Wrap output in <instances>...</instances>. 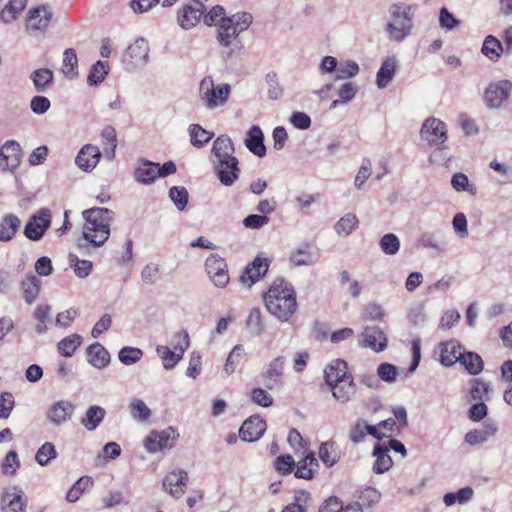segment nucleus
<instances>
[{
  "mask_svg": "<svg viewBox=\"0 0 512 512\" xmlns=\"http://www.w3.org/2000/svg\"><path fill=\"white\" fill-rule=\"evenodd\" d=\"M169 198L179 211L186 208L188 203V191L183 186H173L169 190Z\"/></svg>",
  "mask_w": 512,
  "mask_h": 512,
  "instance_id": "obj_50",
  "label": "nucleus"
},
{
  "mask_svg": "<svg viewBox=\"0 0 512 512\" xmlns=\"http://www.w3.org/2000/svg\"><path fill=\"white\" fill-rule=\"evenodd\" d=\"M20 467V460L16 451H9L2 463L1 469L3 474L7 476H12L16 473L18 468Z\"/></svg>",
  "mask_w": 512,
  "mask_h": 512,
  "instance_id": "obj_60",
  "label": "nucleus"
},
{
  "mask_svg": "<svg viewBox=\"0 0 512 512\" xmlns=\"http://www.w3.org/2000/svg\"><path fill=\"white\" fill-rule=\"evenodd\" d=\"M346 377L351 375L347 373V365L343 360L337 359L325 369V381L329 386L342 382Z\"/></svg>",
  "mask_w": 512,
  "mask_h": 512,
  "instance_id": "obj_30",
  "label": "nucleus"
},
{
  "mask_svg": "<svg viewBox=\"0 0 512 512\" xmlns=\"http://www.w3.org/2000/svg\"><path fill=\"white\" fill-rule=\"evenodd\" d=\"M267 310L280 321H288L297 309L293 287L283 279L276 280L264 297Z\"/></svg>",
  "mask_w": 512,
  "mask_h": 512,
  "instance_id": "obj_1",
  "label": "nucleus"
},
{
  "mask_svg": "<svg viewBox=\"0 0 512 512\" xmlns=\"http://www.w3.org/2000/svg\"><path fill=\"white\" fill-rule=\"evenodd\" d=\"M156 354L161 359L162 366L166 370H172L183 357L167 345H157Z\"/></svg>",
  "mask_w": 512,
  "mask_h": 512,
  "instance_id": "obj_32",
  "label": "nucleus"
},
{
  "mask_svg": "<svg viewBox=\"0 0 512 512\" xmlns=\"http://www.w3.org/2000/svg\"><path fill=\"white\" fill-rule=\"evenodd\" d=\"M227 18L225 9L220 5L212 7L208 13L203 15V21L207 26L216 25L218 27L219 23Z\"/></svg>",
  "mask_w": 512,
  "mask_h": 512,
  "instance_id": "obj_63",
  "label": "nucleus"
},
{
  "mask_svg": "<svg viewBox=\"0 0 512 512\" xmlns=\"http://www.w3.org/2000/svg\"><path fill=\"white\" fill-rule=\"evenodd\" d=\"M459 363L463 365L471 375H478L482 372L484 367L482 358L475 352L463 351Z\"/></svg>",
  "mask_w": 512,
  "mask_h": 512,
  "instance_id": "obj_37",
  "label": "nucleus"
},
{
  "mask_svg": "<svg viewBox=\"0 0 512 512\" xmlns=\"http://www.w3.org/2000/svg\"><path fill=\"white\" fill-rule=\"evenodd\" d=\"M269 263L267 259L257 257L252 263L247 265L240 276V281L247 288L260 280L268 271Z\"/></svg>",
  "mask_w": 512,
  "mask_h": 512,
  "instance_id": "obj_18",
  "label": "nucleus"
},
{
  "mask_svg": "<svg viewBox=\"0 0 512 512\" xmlns=\"http://www.w3.org/2000/svg\"><path fill=\"white\" fill-rule=\"evenodd\" d=\"M263 141L264 135L261 128L257 125H253L247 132V137L244 143L250 152L258 157H264L266 154V147Z\"/></svg>",
  "mask_w": 512,
  "mask_h": 512,
  "instance_id": "obj_26",
  "label": "nucleus"
},
{
  "mask_svg": "<svg viewBox=\"0 0 512 512\" xmlns=\"http://www.w3.org/2000/svg\"><path fill=\"white\" fill-rule=\"evenodd\" d=\"M101 152L97 146L87 144L79 151L75 162L83 171L93 170L99 162Z\"/></svg>",
  "mask_w": 512,
  "mask_h": 512,
  "instance_id": "obj_24",
  "label": "nucleus"
},
{
  "mask_svg": "<svg viewBox=\"0 0 512 512\" xmlns=\"http://www.w3.org/2000/svg\"><path fill=\"white\" fill-rule=\"evenodd\" d=\"M41 281L34 275L27 276L22 282L25 301L32 304L38 297Z\"/></svg>",
  "mask_w": 512,
  "mask_h": 512,
  "instance_id": "obj_40",
  "label": "nucleus"
},
{
  "mask_svg": "<svg viewBox=\"0 0 512 512\" xmlns=\"http://www.w3.org/2000/svg\"><path fill=\"white\" fill-rule=\"evenodd\" d=\"M82 337L78 334H72L63 338L58 343V350L61 355L71 357L75 350L81 345Z\"/></svg>",
  "mask_w": 512,
  "mask_h": 512,
  "instance_id": "obj_44",
  "label": "nucleus"
},
{
  "mask_svg": "<svg viewBox=\"0 0 512 512\" xmlns=\"http://www.w3.org/2000/svg\"><path fill=\"white\" fill-rule=\"evenodd\" d=\"M247 328L256 336H259L263 330V323L261 319V311L258 308H253L246 321Z\"/></svg>",
  "mask_w": 512,
  "mask_h": 512,
  "instance_id": "obj_59",
  "label": "nucleus"
},
{
  "mask_svg": "<svg viewBox=\"0 0 512 512\" xmlns=\"http://www.w3.org/2000/svg\"><path fill=\"white\" fill-rule=\"evenodd\" d=\"M481 51L489 60L497 62L504 52V47L496 37L488 35L483 42Z\"/></svg>",
  "mask_w": 512,
  "mask_h": 512,
  "instance_id": "obj_34",
  "label": "nucleus"
},
{
  "mask_svg": "<svg viewBox=\"0 0 512 512\" xmlns=\"http://www.w3.org/2000/svg\"><path fill=\"white\" fill-rule=\"evenodd\" d=\"M109 73V64L107 61H97L95 64L92 65L88 77H87V83L90 86H97L100 83H102L105 79V77Z\"/></svg>",
  "mask_w": 512,
  "mask_h": 512,
  "instance_id": "obj_39",
  "label": "nucleus"
},
{
  "mask_svg": "<svg viewBox=\"0 0 512 512\" xmlns=\"http://www.w3.org/2000/svg\"><path fill=\"white\" fill-rule=\"evenodd\" d=\"M102 141L104 145L109 146V150L105 149L106 156L112 159L115 155L117 146L116 131L113 127H106L102 131Z\"/></svg>",
  "mask_w": 512,
  "mask_h": 512,
  "instance_id": "obj_61",
  "label": "nucleus"
},
{
  "mask_svg": "<svg viewBox=\"0 0 512 512\" xmlns=\"http://www.w3.org/2000/svg\"><path fill=\"white\" fill-rule=\"evenodd\" d=\"M362 347L370 348L375 352L384 350V336L382 329L377 325H367L359 337Z\"/></svg>",
  "mask_w": 512,
  "mask_h": 512,
  "instance_id": "obj_20",
  "label": "nucleus"
},
{
  "mask_svg": "<svg viewBox=\"0 0 512 512\" xmlns=\"http://www.w3.org/2000/svg\"><path fill=\"white\" fill-rule=\"evenodd\" d=\"M78 59L74 49L69 48L66 49L63 53V61H62V72L63 74L73 79L78 75Z\"/></svg>",
  "mask_w": 512,
  "mask_h": 512,
  "instance_id": "obj_41",
  "label": "nucleus"
},
{
  "mask_svg": "<svg viewBox=\"0 0 512 512\" xmlns=\"http://www.w3.org/2000/svg\"><path fill=\"white\" fill-rule=\"evenodd\" d=\"M85 219L83 238L94 247H101L110 236L113 212L107 208H91L82 213Z\"/></svg>",
  "mask_w": 512,
  "mask_h": 512,
  "instance_id": "obj_2",
  "label": "nucleus"
},
{
  "mask_svg": "<svg viewBox=\"0 0 512 512\" xmlns=\"http://www.w3.org/2000/svg\"><path fill=\"white\" fill-rule=\"evenodd\" d=\"M130 413L132 417L140 422H144L151 416V410L145 404L143 400L135 399L130 405Z\"/></svg>",
  "mask_w": 512,
  "mask_h": 512,
  "instance_id": "obj_52",
  "label": "nucleus"
},
{
  "mask_svg": "<svg viewBox=\"0 0 512 512\" xmlns=\"http://www.w3.org/2000/svg\"><path fill=\"white\" fill-rule=\"evenodd\" d=\"M25 9V2H8L0 11V19L5 23L14 21Z\"/></svg>",
  "mask_w": 512,
  "mask_h": 512,
  "instance_id": "obj_46",
  "label": "nucleus"
},
{
  "mask_svg": "<svg viewBox=\"0 0 512 512\" xmlns=\"http://www.w3.org/2000/svg\"><path fill=\"white\" fill-rule=\"evenodd\" d=\"M204 13L203 2H189L178 10L177 23L182 29L189 30L197 25Z\"/></svg>",
  "mask_w": 512,
  "mask_h": 512,
  "instance_id": "obj_14",
  "label": "nucleus"
},
{
  "mask_svg": "<svg viewBox=\"0 0 512 512\" xmlns=\"http://www.w3.org/2000/svg\"><path fill=\"white\" fill-rule=\"evenodd\" d=\"M463 347L456 340H448L438 345L437 353L439 361L443 366L450 367L459 362Z\"/></svg>",
  "mask_w": 512,
  "mask_h": 512,
  "instance_id": "obj_19",
  "label": "nucleus"
},
{
  "mask_svg": "<svg viewBox=\"0 0 512 512\" xmlns=\"http://www.w3.org/2000/svg\"><path fill=\"white\" fill-rule=\"evenodd\" d=\"M189 134L191 138V143L195 147H203L206 143H208L212 137L213 133L203 129L198 124H191L189 126Z\"/></svg>",
  "mask_w": 512,
  "mask_h": 512,
  "instance_id": "obj_42",
  "label": "nucleus"
},
{
  "mask_svg": "<svg viewBox=\"0 0 512 512\" xmlns=\"http://www.w3.org/2000/svg\"><path fill=\"white\" fill-rule=\"evenodd\" d=\"M358 219L355 214L348 213L343 216L336 224L335 230L339 235H349L357 226Z\"/></svg>",
  "mask_w": 512,
  "mask_h": 512,
  "instance_id": "obj_51",
  "label": "nucleus"
},
{
  "mask_svg": "<svg viewBox=\"0 0 512 512\" xmlns=\"http://www.w3.org/2000/svg\"><path fill=\"white\" fill-rule=\"evenodd\" d=\"M149 53L147 41L143 38L137 39L123 54V62L128 69H136L146 64Z\"/></svg>",
  "mask_w": 512,
  "mask_h": 512,
  "instance_id": "obj_13",
  "label": "nucleus"
},
{
  "mask_svg": "<svg viewBox=\"0 0 512 512\" xmlns=\"http://www.w3.org/2000/svg\"><path fill=\"white\" fill-rule=\"evenodd\" d=\"M56 457L57 452L55 446L51 442H46L37 450L35 460L39 465L46 466Z\"/></svg>",
  "mask_w": 512,
  "mask_h": 512,
  "instance_id": "obj_48",
  "label": "nucleus"
},
{
  "mask_svg": "<svg viewBox=\"0 0 512 512\" xmlns=\"http://www.w3.org/2000/svg\"><path fill=\"white\" fill-rule=\"evenodd\" d=\"M70 266L79 278H86L92 271V262L80 260L76 255H69Z\"/></svg>",
  "mask_w": 512,
  "mask_h": 512,
  "instance_id": "obj_49",
  "label": "nucleus"
},
{
  "mask_svg": "<svg viewBox=\"0 0 512 512\" xmlns=\"http://www.w3.org/2000/svg\"><path fill=\"white\" fill-rule=\"evenodd\" d=\"M290 262L295 266L311 265L313 263V257L309 251V246L304 245L294 250L290 255Z\"/></svg>",
  "mask_w": 512,
  "mask_h": 512,
  "instance_id": "obj_53",
  "label": "nucleus"
},
{
  "mask_svg": "<svg viewBox=\"0 0 512 512\" xmlns=\"http://www.w3.org/2000/svg\"><path fill=\"white\" fill-rule=\"evenodd\" d=\"M451 185L458 192L467 191L472 195L476 194V187L469 184V179L464 173H455L451 178Z\"/></svg>",
  "mask_w": 512,
  "mask_h": 512,
  "instance_id": "obj_58",
  "label": "nucleus"
},
{
  "mask_svg": "<svg viewBox=\"0 0 512 512\" xmlns=\"http://www.w3.org/2000/svg\"><path fill=\"white\" fill-rule=\"evenodd\" d=\"M92 483L90 477H81L67 492L66 500L70 503L76 502L83 491Z\"/></svg>",
  "mask_w": 512,
  "mask_h": 512,
  "instance_id": "obj_57",
  "label": "nucleus"
},
{
  "mask_svg": "<svg viewBox=\"0 0 512 512\" xmlns=\"http://www.w3.org/2000/svg\"><path fill=\"white\" fill-rule=\"evenodd\" d=\"M52 18L51 8L47 4H39L28 10L26 30L29 34H36L47 29Z\"/></svg>",
  "mask_w": 512,
  "mask_h": 512,
  "instance_id": "obj_10",
  "label": "nucleus"
},
{
  "mask_svg": "<svg viewBox=\"0 0 512 512\" xmlns=\"http://www.w3.org/2000/svg\"><path fill=\"white\" fill-rule=\"evenodd\" d=\"M266 429V423L259 417H250L240 427L239 437L243 441L253 442L259 439Z\"/></svg>",
  "mask_w": 512,
  "mask_h": 512,
  "instance_id": "obj_22",
  "label": "nucleus"
},
{
  "mask_svg": "<svg viewBox=\"0 0 512 512\" xmlns=\"http://www.w3.org/2000/svg\"><path fill=\"white\" fill-rule=\"evenodd\" d=\"M390 38L402 40L410 33L412 20L405 8L394 5L391 10V18L387 24Z\"/></svg>",
  "mask_w": 512,
  "mask_h": 512,
  "instance_id": "obj_6",
  "label": "nucleus"
},
{
  "mask_svg": "<svg viewBox=\"0 0 512 512\" xmlns=\"http://www.w3.org/2000/svg\"><path fill=\"white\" fill-rule=\"evenodd\" d=\"M143 356V352L139 348L126 346L123 347L119 354V360L125 365H131L138 362Z\"/></svg>",
  "mask_w": 512,
  "mask_h": 512,
  "instance_id": "obj_56",
  "label": "nucleus"
},
{
  "mask_svg": "<svg viewBox=\"0 0 512 512\" xmlns=\"http://www.w3.org/2000/svg\"><path fill=\"white\" fill-rule=\"evenodd\" d=\"M87 361L97 369H103L110 363V354L99 342L87 348Z\"/></svg>",
  "mask_w": 512,
  "mask_h": 512,
  "instance_id": "obj_27",
  "label": "nucleus"
},
{
  "mask_svg": "<svg viewBox=\"0 0 512 512\" xmlns=\"http://www.w3.org/2000/svg\"><path fill=\"white\" fill-rule=\"evenodd\" d=\"M121 454V447L116 442H109L104 445L102 451L96 457V464L103 465L109 460H114Z\"/></svg>",
  "mask_w": 512,
  "mask_h": 512,
  "instance_id": "obj_47",
  "label": "nucleus"
},
{
  "mask_svg": "<svg viewBox=\"0 0 512 512\" xmlns=\"http://www.w3.org/2000/svg\"><path fill=\"white\" fill-rule=\"evenodd\" d=\"M420 136L429 145H441L447 140L446 124L438 118L429 117L422 124Z\"/></svg>",
  "mask_w": 512,
  "mask_h": 512,
  "instance_id": "obj_9",
  "label": "nucleus"
},
{
  "mask_svg": "<svg viewBox=\"0 0 512 512\" xmlns=\"http://www.w3.org/2000/svg\"><path fill=\"white\" fill-rule=\"evenodd\" d=\"M73 412L74 405L68 401L61 400L50 406L47 411V418L53 425L60 426L70 420Z\"/></svg>",
  "mask_w": 512,
  "mask_h": 512,
  "instance_id": "obj_23",
  "label": "nucleus"
},
{
  "mask_svg": "<svg viewBox=\"0 0 512 512\" xmlns=\"http://www.w3.org/2000/svg\"><path fill=\"white\" fill-rule=\"evenodd\" d=\"M244 355H245L244 347L240 344L235 345L226 359L223 373L226 376L231 375L235 371L236 367L238 366V364L240 363V361L242 360Z\"/></svg>",
  "mask_w": 512,
  "mask_h": 512,
  "instance_id": "obj_43",
  "label": "nucleus"
},
{
  "mask_svg": "<svg viewBox=\"0 0 512 512\" xmlns=\"http://www.w3.org/2000/svg\"><path fill=\"white\" fill-rule=\"evenodd\" d=\"M489 386L481 379L475 378L470 381V395L473 400H480L487 395Z\"/></svg>",
  "mask_w": 512,
  "mask_h": 512,
  "instance_id": "obj_64",
  "label": "nucleus"
},
{
  "mask_svg": "<svg viewBox=\"0 0 512 512\" xmlns=\"http://www.w3.org/2000/svg\"><path fill=\"white\" fill-rule=\"evenodd\" d=\"M393 415L394 418L386 419V432H389V434H386V438L398 434L407 426V413L405 408L400 406L393 408Z\"/></svg>",
  "mask_w": 512,
  "mask_h": 512,
  "instance_id": "obj_31",
  "label": "nucleus"
},
{
  "mask_svg": "<svg viewBox=\"0 0 512 512\" xmlns=\"http://www.w3.org/2000/svg\"><path fill=\"white\" fill-rule=\"evenodd\" d=\"M381 498V493L377 491L375 488L366 487L359 491L357 496V501L355 502L354 507H356L359 512L364 507H371L374 504L378 503Z\"/></svg>",
  "mask_w": 512,
  "mask_h": 512,
  "instance_id": "obj_38",
  "label": "nucleus"
},
{
  "mask_svg": "<svg viewBox=\"0 0 512 512\" xmlns=\"http://www.w3.org/2000/svg\"><path fill=\"white\" fill-rule=\"evenodd\" d=\"M176 172V165L172 161L165 162L162 166L148 160L142 161L135 169V179L143 184H150L158 177H166Z\"/></svg>",
  "mask_w": 512,
  "mask_h": 512,
  "instance_id": "obj_5",
  "label": "nucleus"
},
{
  "mask_svg": "<svg viewBox=\"0 0 512 512\" xmlns=\"http://www.w3.org/2000/svg\"><path fill=\"white\" fill-rule=\"evenodd\" d=\"M253 17L248 12H238L223 19L218 27L216 39L220 46L229 47L235 39L252 24Z\"/></svg>",
  "mask_w": 512,
  "mask_h": 512,
  "instance_id": "obj_3",
  "label": "nucleus"
},
{
  "mask_svg": "<svg viewBox=\"0 0 512 512\" xmlns=\"http://www.w3.org/2000/svg\"><path fill=\"white\" fill-rule=\"evenodd\" d=\"M177 431L169 426L162 431H152L144 440V446L150 453H156L174 446L178 438Z\"/></svg>",
  "mask_w": 512,
  "mask_h": 512,
  "instance_id": "obj_8",
  "label": "nucleus"
},
{
  "mask_svg": "<svg viewBox=\"0 0 512 512\" xmlns=\"http://www.w3.org/2000/svg\"><path fill=\"white\" fill-rule=\"evenodd\" d=\"M30 79L37 92H45L53 82V72L47 68H40L31 73Z\"/></svg>",
  "mask_w": 512,
  "mask_h": 512,
  "instance_id": "obj_35",
  "label": "nucleus"
},
{
  "mask_svg": "<svg viewBox=\"0 0 512 512\" xmlns=\"http://www.w3.org/2000/svg\"><path fill=\"white\" fill-rule=\"evenodd\" d=\"M512 91L509 80H500L490 83L484 93V100L490 108H498L508 100Z\"/></svg>",
  "mask_w": 512,
  "mask_h": 512,
  "instance_id": "obj_12",
  "label": "nucleus"
},
{
  "mask_svg": "<svg viewBox=\"0 0 512 512\" xmlns=\"http://www.w3.org/2000/svg\"><path fill=\"white\" fill-rule=\"evenodd\" d=\"M188 474L184 470H174L163 479V489L174 498L181 497L186 489Z\"/></svg>",
  "mask_w": 512,
  "mask_h": 512,
  "instance_id": "obj_17",
  "label": "nucleus"
},
{
  "mask_svg": "<svg viewBox=\"0 0 512 512\" xmlns=\"http://www.w3.org/2000/svg\"><path fill=\"white\" fill-rule=\"evenodd\" d=\"M26 506L27 498L21 489L17 487H11L5 490L2 494V512H25Z\"/></svg>",
  "mask_w": 512,
  "mask_h": 512,
  "instance_id": "obj_16",
  "label": "nucleus"
},
{
  "mask_svg": "<svg viewBox=\"0 0 512 512\" xmlns=\"http://www.w3.org/2000/svg\"><path fill=\"white\" fill-rule=\"evenodd\" d=\"M318 468V461L315 458L313 453H310L305 456L304 459L297 463V469L295 471V476L297 478L302 479H311L313 478L315 472Z\"/></svg>",
  "mask_w": 512,
  "mask_h": 512,
  "instance_id": "obj_33",
  "label": "nucleus"
},
{
  "mask_svg": "<svg viewBox=\"0 0 512 512\" xmlns=\"http://www.w3.org/2000/svg\"><path fill=\"white\" fill-rule=\"evenodd\" d=\"M106 412L104 408L94 405L88 408L81 423L88 431L95 430L104 419Z\"/></svg>",
  "mask_w": 512,
  "mask_h": 512,
  "instance_id": "obj_36",
  "label": "nucleus"
},
{
  "mask_svg": "<svg viewBox=\"0 0 512 512\" xmlns=\"http://www.w3.org/2000/svg\"><path fill=\"white\" fill-rule=\"evenodd\" d=\"M171 346V349L183 357L190 346V337L188 332L181 330L175 333L171 341Z\"/></svg>",
  "mask_w": 512,
  "mask_h": 512,
  "instance_id": "obj_55",
  "label": "nucleus"
},
{
  "mask_svg": "<svg viewBox=\"0 0 512 512\" xmlns=\"http://www.w3.org/2000/svg\"><path fill=\"white\" fill-rule=\"evenodd\" d=\"M231 86L227 83L215 85L211 76L204 77L199 85V97L208 109L222 107L228 101Z\"/></svg>",
  "mask_w": 512,
  "mask_h": 512,
  "instance_id": "obj_4",
  "label": "nucleus"
},
{
  "mask_svg": "<svg viewBox=\"0 0 512 512\" xmlns=\"http://www.w3.org/2000/svg\"><path fill=\"white\" fill-rule=\"evenodd\" d=\"M285 365V357L278 356L268 364L263 372L264 385L267 389L273 390L281 384V377Z\"/></svg>",
  "mask_w": 512,
  "mask_h": 512,
  "instance_id": "obj_21",
  "label": "nucleus"
},
{
  "mask_svg": "<svg viewBox=\"0 0 512 512\" xmlns=\"http://www.w3.org/2000/svg\"><path fill=\"white\" fill-rule=\"evenodd\" d=\"M319 512H359V510L354 506H347L343 508L342 503L336 497L328 498Z\"/></svg>",
  "mask_w": 512,
  "mask_h": 512,
  "instance_id": "obj_62",
  "label": "nucleus"
},
{
  "mask_svg": "<svg viewBox=\"0 0 512 512\" xmlns=\"http://www.w3.org/2000/svg\"><path fill=\"white\" fill-rule=\"evenodd\" d=\"M22 151L14 140L6 141L0 147V172L14 171L20 164Z\"/></svg>",
  "mask_w": 512,
  "mask_h": 512,
  "instance_id": "obj_15",
  "label": "nucleus"
},
{
  "mask_svg": "<svg viewBox=\"0 0 512 512\" xmlns=\"http://www.w3.org/2000/svg\"><path fill=\"white\" fill-rule=\"evenodd\" d=\"M52 213L48 208H41L27 221L24 235L32 241L40 240L51 225Z\"/></svg>",
  "mask_w": 512,
  "mask_h": 512,
  "instance_id": "obj_7",
  "label": "nucleus"
},
{
  "mask_svg": "<svg viewBox=\"0 0 512 512\" xmlns=\"http://www.w3.org/2000/svg\"><path fill=\"white\" fill-rule=\"evenodd\" d=\"M360 71L359 65L353 60H347L337 65L335 80H345L355 77Z\"/></svg>",
  "mask_w": 512,
  "mask_h": 512,
  "instance_id": "obj_45",
  "label": "nucleus"
},
{
  "mask_svg": "<svg viewBox=\"0 0 512 512\" xmlns=\"http://www.w3.org/2000/svg\"><path fill=\"white\" fill-rule=\"evenodd\" d=\"M330 388L332 389L333 397L341 403L348 402L356 392L352 376L342 379V382L334 383Z\"/></svg>",
  "mask_w": 512,
  "mask_h": 512,
  "instance_id": "obj_28",
  "label": "nucleus"
},
{
  "mask_svg": "<svg viewBox=\"0 0 512 512\" xmlns=\"http://www.w3.org/2000/svg\"><path fill=\"white\" fill-rule=\"evenodd\" d=\"M234 152L235 148L233 142L228 136L221 135L214 140L211 150L212 157L219 154H227Z\"/></svg>",
  "mask_w": 512,
  "mask_h": 512,
  "instance_id": "obj_54",
  "label": "nucleus"
},
{
  "mask_svg": "<svg viewBox=\"0 0 512 512\" xmlns=\"http://www.w3.org/2000/svg\"><path fill=\"white\" fill-rule=\"evenodd\" d=\"M21 221L18 216L14 214H6L0 221V242H8L13 239L18 229L20 228Z\"/></svg>",
  "mask_w": 512,
  "mask_h": 512,
  "instance_id": "obj_29",
  "label": "nucleus"
},
{
  "mask_svg": "<svg viewBox=\"0 0 512 512\" xmlns=\"http://www.w3.org/2000/svg\"><path fill=\"white\" fill-rule=\"evenodd\" d=\"M205 270L216 287H226L229 282V275L223 258L217 254H211L205 261Z\"/></svg>",
  "mask_w": 512,
  "mask_h": 512,
  "instance_id": "obj_11",
  "label": "nucleus"
},
{
  "mask_svg": "<svg viewBox=\"0 0 512 512\" xmlns=\"http://www.w3.org/2000/svg\"><path fill=\"white\" fill-rule=\"evenodd\" d=\"M215 173L224 186H232L239 178L240 168L238 160L215 164Z\"/></svg>",
  "mask_w": 512,
  "mask_h": 512,
  "instance_id": "obj_25",
  "label": "nucleus"
}]
</instances>
